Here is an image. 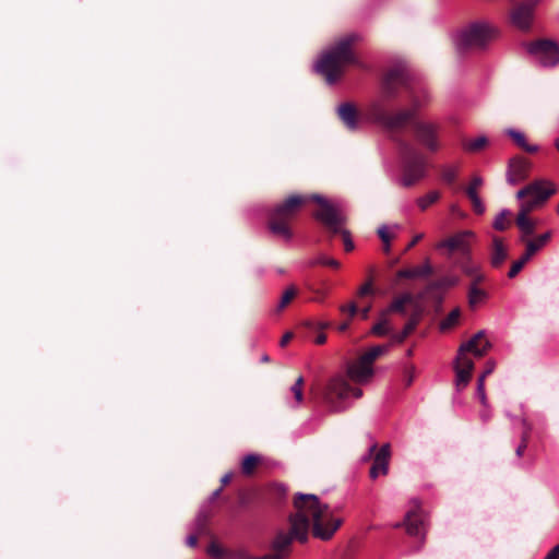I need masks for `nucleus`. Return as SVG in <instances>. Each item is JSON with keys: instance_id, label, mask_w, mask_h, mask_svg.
<instances>
[{"instance_id": "obj_1", "label": "nucleus", "mask_w": 559, "mask_h": 559, "mask_svg": "<svg viewBox=\"0 0 559 559\" xmlns=\"http://www.w3.org/2000/svg\"><path fill=\"white\" fill-rule=\"evenodd\" d=\"M310 202H316L319 205V209L313 213L316 219L331 235L342 237L346 252L354 250L350 233L345 228L347 224L345 212L340 205L329 202L318 194H290L274 205L267 217L270 233L276 238L289 241L294 237L293 222L301 209Z\"/></svg>"}, {"instance_id": "obj_2", "label": "nucleus", "mask_w": 559, "mask_h": 559, "mask_svg": "<svg viewBox=\"0 0 559 559\" xmlns=\"http://www.w3.org/2000/svg\"><path fill=\"white\" fill-rule=\"evenodd\" d=\"M424 105V97L411 93V107L395 112H389L381 102L371 106L373 119L380 123L389 133L392 140L399 144L403 131L411 126L417 142L430 153L441 148L440 126L430 121L418 120L417 114Z\"/></svg>"}, {"instance_id": "obj_3", "label": "nucleus", "mask_w": 559, "mask_h": 559, "mask_svg": "<svg viewBox=\"0 0 559 559\" xmlns=\"http://www.w3.org/2000/svg\"><path fill=\"white\" fill-rule=\"evenodd\" d=\"M388 349L385 345H377L359 356L356 360L347 364L346 374L336 373L330 377L319 389V395L323 404L331 413H341L345 409V400L353 395L356 399L362 396L359 388H354L348 380L355 384H365L373 377V362Z\"/></svg>"}, {"instance_id": "obj_4", "label": "nucleus", "mask_w": 559, "mask_h": 559, "mask_svg": "<svg viewBox=\"0 0 559 559\" xmlns=\"http://www.w3.org/2000/svg\"><path fill=\"white\" fill-rule=\"evenodd\" d=\"M293 504L295 514L306 522L307 536L311 530L313 537L330 540L343 524V519L316 495L296 493Z\"/></svg>"}, {"instance_id": "obj_5", "label": "nucleus", "mask_w": 559, "mask_h": 559, "mask_svg": "<svg viewBox=\"0 0 559 559\" xmlns=\"http://www.w3.org/2000/svg\"><path fill=\"white\" fill-rule=\"evenodd\" d=\"M356 35H347L337 40L329 50L323 52L316 63V70L323 75L329 84L335 83L350 64L359 66L352 49L357 40Z\"/></svg>"}, {"instance_id": "obj_6", "label": "nucleus", "mask_w": 559, "mask_h": 559, "mask_svg": "<svg viewBox=\"0 0 559 559\" xmlns=\"http://www.w3.org/2000/svg\"><path fill=\"white\" fill-rule=\"evenodd\" d=\"M288 530L277 532L273 543L272 552L264 557H253L247 554V559H286L292 552L294 540L306 543L308 540L306 522L295 512L288 518Z\"/></svg>"}, {"instance_id": "obj_7", "label": "nucleus", "mask_w": 559, "mask_h": 559, "mask_svg": "<svg viewBox=\"0 0 559 559\" xmlns=\"http://www.w3.org/2000/svg\"><path fill=\"white\" fill-rule=\"evenodd\" d=\"M498 29L487 21H473L463 26L457 35L462 50H484L496 37Z\"/></svg>"}, {"instance_id": "obj_8", "label": "nucleus", "mask_w": 559, "mask_h": 559, "mask_svg": "<svg viewBox=\"0 0 559 559\" xmlns=\"http://www.w3.org/2000/svg\"><path fill=\"white\" fill-rule=\"evenodd\" d=\"M555 192L556 189L550 182L544 180L531 182L516 193V198L520 200L518 214L530 215L534 210L542 206Z\"/></svg>"}, {"instance_id": "obj_9", "label": "nucleus", "mask_w": 559, "mask_h": 559, "mask_svg": "<svg viewBox=\"0 0 559 559\" xmlns=\"http://www.w3.org/2000/svg\"><path fill=\"white\" fill-rule=\"evenodd\" d=\"M399 147L403 163L402 182L404 187H412L425 177L426 160L425 157L405 140H399Z\"/></svg>"}, {"instance_id": "obj_10", "label": "nucleus", "mask_w": 559, "mask_h": 559, "mask_svg": "<svg viewBox=\"0 0 559 559\" xmlns=\"http://www.w3.org/2000/svg\"><path fill=\"white\" fill-rule=\"evenodd\" d=\"M401 87H407V73L401 66L390 69L382 79L381 97L383 102L394 99Z\"/></svg>"}, {"instance_id": "obj_11", "label": "nucleus", "mask_w": 559, "mask_h": 559, "mask_svg": "<svg viewBox=\"0 0 559 559\" xmlns=\"http://www.w3.org/2000/svg\"><path fill=\"white\" fill-rule=\"evenodd\" d=\"M528 52L536 57L544 67L559 63V46L551 39H538L528 45Z\"/></svg>"}, {"instance_id": "obj_12", "label": "nucleus", "mask_w": 559, "mask_h": 559, "mask_svg": "<svg viewBox=\"0 0 559 559\" xmlns=\"http://www.w3.org/2000/svg\"><path fill=\"white\" fill-rule=\"evenodd\" d=\"M373 459L372 466L369 475L372 479H376L379 475H386L389 472V462L391 457L390 444L385 443L378 450V444L373 443L369 448V452L365 457V461Z\"/></svg>"}, {"instance_id": "obj_13", "label": "nucleus", "mask_w": 559, "mask_h": 559, "mask_svg": "<svg viewBox=\"0 0 559 559\" xmlns=\"http://www.w3.org/2000/svg\"><path fill=\"white\" fill-rule=\"evenodd\" d=\"M474 234L469 230L460 231L437 245L438 249L447 250V255L452 257L454 252L460 254L459 258L467 257L471 254L469 239Z\"/></svg>"}, {"instance_id": "obj_14", "label": "nucleus", "mask_w": 559, "mask_h": 559, "mask_svg": "<svg viewBox=\"0 0 559 559\" xmlns=\"http://www.w3.org/2000/svg\"><path fill=\"white\" fill-rule=\"evenodd\" d=\"M539 0H525L518 3L512 11V22L521 29H528L531 27L534 11Z\"/></svg>"}, {"instance_id": "obj_15", "label": "nucleus", "mask_w": 559, "mask_h": 559, "mask_svg": "<svg viewBox=\"0 0 559 559\" xmlns=\"http://www.w3.org/2000/svg\"><path fill=\"white\" fill-rule=\"evenodd\" d=\"M491 348L490 342L486 338L485 332L479 331L471 340L461 344L459 348L460 356L467 354H473L475 357L480 358L487 354V352Z\"/></svg>"}, {"instance_id": "obj_16", "label": "nucleus", "mask_w": 559, "mask_h": 559, "mask_svg": "<svg viewBox=\"0 0 559 559\" xmlns=\"http://www.w3.org/2000/svg\"><path fill=\"white\" fill-rule=\"evenodd\" d=\"M276 463L267 455L260 453L247 454V478L265 475L275 467Z\"/></svg>"}, {"instance_id": "obj_17", "label": "nucleus", "mask_w": 559, "mask_h": 559, "mask_svg": "<svg viewBox=\"0 0 559 559\" xmlns=\"http://www.w3.org/2000/svg\"><path fill=\"white\" fill-rule=\"evenodd\" d=\"M454 370L456 374L455 386L457 391H462L471 381L472 371L474 370V362L467 356L457 355Z\"/></svg>"}, {"instance_id": "obj_18", "label": "nucleus", "mask_w": 559, "mask_h": 559, "mask_svg": "<svg viewBox=\"0 0 559 559\" xmlns=\"http://www.w3.org/2000/svg\"><path fill=\"white\" fill-rule=\"evenodd\" d=\"M530 171V162L521 156H515L510 159L508 169V182L518 185L524 181Z\"/></svg>"}, {"instance_id": "obj_19", "label": "nucleus", "mask_w": 559, "mask_h": 559, "mask_svg": "<svg viewBox=\"0 0 559 559\" xmlns=\"http://www.w3.org/2000/svg\"><path fill=\"white\" fill-rule=\"evenodd\" d=\"M404 526L406 530V533L411 536H421L424 538L425 534L423 532L424 530V521L421 519V515L417 511H409L406 513L404 522L403 523H396L394 525L395 528Z\"/></svg>"}, {"instance_id": "obj_20", "label": "nucleus", "mask_w": 559, "mask_h": 559, "mask_svg": "<svg viewBox=\"0 0 559 559\" xmlns=\"http://www.w3.org/2000/svg\"><path fill=\"white\" fill-rule=\"evenodd\" d=\"M337 116L348 130L354 131L358 128L359 115L356 107L353 104H341L337 108Z\"/></svg>"}, {"instance_id": "obj_21", "label": "nucleus", "mask_w": 559, "mask_h": 559, "mask_svg": "<svg viewBox=\"0 0 559 559\" xmlns=\"http://www.w3.org/2000/svg\"><path fill=\"white\" fill-rule=\"evenodd\" d=\"M483 186V179L479 176H474L469 182V185L465 188V193L469 199L473 211L481 215L485 212V206L478 195V190Z\"/></svg>"}, {"instance_id": "obj_22", "label": "nucleus", "mask_w": 559, "mask_h": 559, "mask_svg": "<svg viewBox=\"0 0 559 559\" xmlns=\"http://www.w3.org/2000/svg\"><path fill=\"white\" fill-rule=\"evenodd\" d=\"M508 247L504 245L502 238L498 236L492 237L490 248V264L492 267H500L508 258Z\"/></svg>"}, {"instance_id": "obj_23", "label": "nucleus", "mask_w": 559, "mask_h": 559, "mask_svg": "<svg viewBox=\"0 0 559 559\" xmlns=\"http://www.w3.org/2000/svg\"><path fill=\"white\" fill-rule=\"evenodd\" d=\"M460 277L456 275H445L436 281L427 284L425 292L419 295V298H424L426 295L432 294L433 292L448 289L459 285Z\"/></svg>"}, {"instance_id": "obj_24", "label": "nucleus", "mask_w": 559, "mask_h": 559, "mask_svg": "<svg viewBox=\"0 0 559 559\" xmlns=\"http://www.w3.org/2000/svg\"><path fill=\"white\" fill-rule=\"evenodd\" d=\"M515 225L520 230L519 241L521 242L527 240L528 237L535 234L537 221L530 217V215L524 216L523 214H518Z\"/></svg>"}, {"instance_id": "obj_25", "label": "nucleus", "mask_w": 559, "mask_h": 559, "mask_svg": "<svg viewBox=\"0 0 559 559\" xmlns=\"http://www.w3.org/2000/svg\"><path fill=\"white\" fill-rule=\"evenodd\" d=\"M433 273V269L427 259L425 264L421 266H415L412 269H402L399 270L396 276L399 278H416V277H427Z\"/></svg>"}, {"instance_id": "obj_26", "label": "nucleus", "mask_w": 559, "mask_h": 559, "mask_svg": "<svg viewBox=\"0 0 559 559\" xmlns=\"http://www.w3.org/2000/svg\"><path fill=\"white\" fill-rule=\"evenodd\" d=\"M415 298L411 293H404L397 297H395L388 309H385L383 312H386V316H389L392 312H396L400 314L405 316L406 314V306L414 304Z\"/></svg>"}, {"instance_id": "obj_27", "label": "nucleus", "mask_w": 559, "mask_h": 559, "mask_svg": "<svg viewBox=\"0 0 559 559\" xmlns=\"http://www.w3.org/2000/svg\"><path fill=\"white\" fill-rule=\"evenodd\" d=\"M454 264L461 269V271L467 276L472 277L477 275L476 273L480 271V266L472 260L471 254L463 258H456L454 260Z\"/></svg>"}, {"instance_id": "obj_28", "label": "nucleus", "mask_w": 559, "mask_h": 559, "mask_svg": "<svg viewBox=\"0 0 559 559\" xmlns=\"http://www.w3.org/2000/svg\"><path fill=\"white\" fill-rule=\"evenodd\" d=\"M287 487L283 484H273L269 488V499L274 504H282L286 501Z\"/></svg>"}, {"instance_id": "obj_29", "label": "nucleus", "mask_w": 559, "mask_h": 559, "mask_svg": "<svg viewBox=\"0 0 559 559\" xmlns=\"http://www.w3.org/2000/svg\"><path fill=\"white\" fill-rule=\"evenodd\" d=\"M551 236H552V233L549 230L542 235H538L537 237H535L533 239L531 237H528L527 240L521 241V243L525 245V247H527V248H530V246H533L535 248L534 254H536L539 250H542L550 241Z\"/></svg>"}, {"instance_id": "obj_30", "label": "nucleus", "mask_w": 559, "mask_h": 559, "mask_svg": "<svg viewBox=\"0 0 559 559\" xmlns=\"http://www.w3.org/2000/svg\"><path fill=\"white\" fill-rule=\"evenodd\" d=\"M508 135L514 141V143L520 146L522 150L528 153H535L537 152L536 145H531L526 142L525 135L516 130L509 129L507 131Z\"/></svg>"}, {"instance_id": "obj_31", "label": "nucleus", "mask_w": 559, "mask_h": 559, "mask_svg": "<svg viewBox=\"0 0 559 559\" xmlns=\"http://www.w3.org/2000/svg\"><path fill=\"white\" fill-rule=\"evenodd\" d=\"M487 293L478 286H469L468 288V306L471 309H475L480 302L487 299Z\"/></svg>"}, {"instance_id": "obj_32", "label": "nucleus", "mask_w": 559, "mask_h": 559, "mask_svg": "<svg viewBox=\"0 0 559 559\" xmlns=\"http://www.w3.org/2000/svg\"><path fill=\"white\" fill-rule=\"evenodd\" d=\"M495 362L488 361L486 365V369L479 376L477 381V393L480 399V402L486 405V394H485V379L493 371Z\"/></svg>"}, {"instance_id": "obj_33", "label": "nucleus", "mask_w": 559, "mask_h": 559, "mask_svg": "<svg viewBox=\"0 0 559 559\" xmlns=\"http://www.w3.org/2000/svg\"><path fill=\"white\" fill-rule=\"evenodd\" d=\"M488 144V139L486 136H478L475 140H463L462 146L465 151L471 153H476L484 150Z\"/></svg>"}, {"instance_id": "obj_34", "label": "nucleus", "mask_w": 559, "mask_h": 559, "mask_svg": "<svg viewBox=\"0 0 559 559\" xmlns=\"http://www.w3.org/2000/svg\"><path fill=\"white\" fill-rule=\"evenodd\" d=\"M297 295V288L292 285L289 286L282 295L276 308H275V311L277 313L282 312L286 307H288V305L293 301V299L296 297Z\"/></svg>"}, {"instance_id": "obj_35", "label": "nucleus", "mask_w": 559, "mask_h": 559, "mask_svg": "<svg viewBox=\"0 0 559 559\" xmlns=\"http://www.w3.org/2000/svg\"><path fill=\"white\" fill-rule=\"evenodd\" d=\"M420 319H421V310L416 309L415 311H413L412 314L409 316L406 324L404 325V328L402 330L403 334L408 337L416 330L417 325L420 322Z\"/></svg>"}, {"instance_id": "obj_36", "label": "nucleus", "mask_w": 559, "mask_h": 559, "mask_svg": "<svg viewBox=\"0 0 559 559\" xmlns=\"http://www.w3.org/2000/svg\"><path fill=\"white\" fill-rule=\"evenodd\" d=\"M511 212L509 210L501 211L493 221V228L503 231L508 229L511 225Z\"/></svg>"}, {"instance_id": "obj_37", "label": "nucleus", "mask_w": 559, "mask_h": 559, "mask_svg": "<svg viewBox=\"0 0 559 559\" xmlns=\"http://www.w3.org/2000/svg\"><path fill=\"white\" fill-rule=\"evenodd\" d=\"M390 321L388 319L386 312H381V317L379 322H377L373 326L371 332L377 336H384L390 333L391 329L389 326Z\"/></svg>"}, {"instance_id": "obj_38", "label": "nucleus", "mask_w": 559, "mask_h": 559, "mask_svg": "<svg viewBox=\"0 0 559 559\" xmlns=\"http://www.w3.org/2000/svg\"><path fill=\"white\" fill-rule=\"evenodd\" d=\"M461 317L460 308L453 309L440 323V329L447 331L452 329Z\"/></svg>"}, {"instance_id": "obj_39", "label": "nucleus", "mask_w": 559, "mask_h": 559, "mask_svg": "<svg viewBox=\"0 0 559 559\" xmlns=\"http://www.w3.org/2000/svg\"><path fill=\"white\" fill-rule=\"evenodd\" d=\"M440 198V193L438 191H431L427 193L425 197L419 198L417 200V204L420 207V210L425 211L428 209L431 204L437 202Z\"/></svg>"}, {"instance_id": "obj_40", "label": "nucleus", "mask_w": 559, "mask_h": 559, "mask_svg": "<svg viewBox=\"0 0 559 559\" xmlns=\"http://www.w3.org/2000/svg\"><path fill=\"white\" fill-rule=\"evenodd\" d=\"M304 377L299 376L296 382L292 385L290 391L294 394L296 402L301 403L304 401Z\"/></svg>"}, {"instance_id": "obj_41", "label": "nucleus", "mask_w": 559, "mask_h": 559, "mask_svg": "<svg viewBox=\"0 0 559 559\" xmlns=\"http://www.w3.org/2000/svg\"><path fill=\"white\" fill-rule=\"evenodd\" d=\"M206 552L213 559H224L226 555L225 550L215 540L211 542Z\"/></svg>"}, {"instance_id": "obj_42", "label": "nucleus", "mask_w": 559, "mask_h": 559, "mask_svg": "<svg viewBox=\"0 0 559 559\" xmlns=\"http://www.w3.org/2000/svg\"><path fill=\"white\" fill-rule=\"evenodd\" d=\"M317 264L330 266L333 269H338L341 266V263L337 260H335L333 258L325 257V255H321L310 262L311 266H314Z\"/></svg>"}, {"instance_id": "obj_43", "label": "nucleus", "mask_w": 559, "mask_h": 559, "mask_svg": "<svg viewBox=\"0 0 559 559\" xmlns=\"http://www.w3.org/2000/svg\"><path fill=\"white\" fill-rule=\"evenodd\" d=\"M378 236L382 240V242L385 245V251L388 252L390 250V241L392 239V236L390 235L388 227L381 226L378 229Z\"/></svg>"}, {"instance_id": "obj_44", "label": "nucleus", "mask_w": 559, "mask_h": 559, "mask_svg": "<svg viewBox=\"0 0 559 559\" xmlns=\"http://www.w3.org/2000/svg\"><path fill=\"white\" fill-rule=\"evenodd\" d=\"M521 424H522V427H523V431H522V435H521V439H524L525 440H528L530 441V438H531V432L533 430V425L532 423H530L527 420L526 417H522L521 418Z\"/></svg>"}, {"instance_id": "obj_45", "label": "nucleus", "mask_w": 559, "mask_h": 559, "mask_svg": "<svg viewBox=\"0 0 559 559\" xmlns=\"http://www.w3.org/2000/svg\"><path fill=\"white\" fill-rule=\"evenodd\" d=\"M457 177L456 169L452 167H447L442 171V178L445 182L452 185L455 182Z\"/></svg>"}, {"instance_id": "obj_46", "label": "nucleus", "mask_w": 559, "mask_h": 559, "mask_svg": "<svg viewBox=\"0 0 559 559\" xmlns=\"http://www.w3.org/2000/svg\"><path fill=\"white\" fill-rule=\"evenodd\" d=\"M414 374H415L414 366H409L404 369L403 380H404L406 386H409L413 383Z\"/></svg>"}, {"instance_id": "obj_47", "label": "nucleus", "mask_w": 559, "mask_h": 559, "mask_svg": "<svg viewBox=\"0 0 559 559\" xmlns=\"http://www.w3.org/2000/svg\"><path fill=\"white\" fill-rule=\"evenodd\" d=\"M525 265H523V262L522 261H514L509 270V273H508V276L510 278H514L521 271L522 269L524 267Z\"/></svg>"}, {"instance_id": "obj_48", "label": "nucleus", "mask_w": 559, "mask_h": 559, "mask_svg": "<svg viewBox=\"0 0 559 559\" xmlns=\"http://www.w3.org/2000/svg\"><path fill=\"white\" fill-rule=\"evenodd\" d=\"M534 247L530 246V248L525 247L524 253L521 255L519 261L523 262V265H525L535 254H534Z\"/></svg>"}, {"instance_id": "obj_49", "label": "nucleus", "mask_w": 559, "mask_h": 559, "mask_svg": "<svg viewBox=\"0 0 559 559\" xmlns=\"http://www.w3.org/2000/svg\"><path fill=\"white\" fill-rule=\"evenodd\" d=\"M206 521H207V519L205 515L199 516L198 522H197L198 534L202 535V534L206 533Z\"/></svg>"}, {"instance_id": "obj_50", "label": "nucleus", "mask_w": 559, "mask_h": 559, "mask_svg": "<svg viewBox=\"0 0 559 559\" xmlns=\"http://www.w3.org/2000/svg\"><path fill=\"white\" fill-rule=\"evenodd\" d=\"M372 293V281H368L364 285L360 286L358 290V296L364 297L370 295Z\"/></svg>"}, {"instance_id": "obj_51", "label": "nucleus", "mask_w": 559, "mask_h": 559, "mask_svg": "<svg viewBox=\"0 0 559 559\" xmlns=\"http://www.w3.org/2000/svg\"><path fill=\"white\" fill-rule=\"evenodd\" d=\"M340 309L343 313H348L349 317H354L357 313V306L355 302H350L348 305L341 306Z\"/></svg>"}, {"instance_id": "obj_52", "label": "nucleus", "mask_w": 559, "mask_h": 559, "mask_svg": "<svg viewBox=\"0 0 559 559\" xmlns=\"http://www.w3.org/2000/svg\"><path fill=\"white\" fill-rule=\"evenodd\" d=\"M477 275H474L471 278V285L469 286H478L479 287V284L483 283L485 280H486V276L485 274L481 272V270L479 272L476 273Z\"/></svg>"}, {"instance_id": "obj_53", "label": "nucleus", "mask_w": 559, "mask_h": 559, "mask_svg": "<svg viewBox=\"0 0 559 559\" xmlns=\"http://www.w3.org/2000/svg\"><path fill=\"white\" fill-rule=\"evenodd\" d=\"M527 444H528V440H525L524 439H521V442L520 444L518 445V448L515 449V454L518 457H522L526 448H527Z\"/></svg>"}, {"instance_id": "obj_54", "label": "nucleus", "mask_w": 559, "mask_h": 559, "mask_svg": "<svg viewBox=\"0 0 559 559\" xmlns=\"http://www.w3.org/2000/svg\"><path fill=\"white\" fill-rule=\"evenodd\" d=\"M406 338H407V336L404 335L402 331L400 333H394L391 335L392 342L397 343V344L403 343Z\"/></svg>"}, {"instance_id": "obj_55", "label": "nucleus", "mask_w": 559, "mask_h": 559, "mask_svg": "<svg viewBox=\"0 0 559 559\" xmlns=\"http://www.w3.org/2000/svg\"><path fill=\"white\" fill-rule=\"evenodd\" d=\"M293 337H294V334H293L292 332H286V333L282 336V338H281V341H280V345H281L282 347H285V346H286V345H287V344L293 340Z\"/></svg>"}, {"instance_id": "obj_56", "label": "nucleus", "mask_w": 559, "mask_h": 559, "mask_svg": "<svg viewBox=\"0 0 559 559\" xmlns=\"http://www.w3.org/2000/svg\"><path fill=\"white\" fill-rule=\"evenodd\" d=\"M197 544H198V536L197 535L192 534V535L188 536L187 545L189 547H195Z\"/></svg>"}, {"instance_id": "obj_57", "label": "nucleus", "mask_w": 559, "mask_h": 559, "mask_svg": "<svg viewBox=\"0 0 559 559\" xmlns=\"http://www.w3.org/2000/svg\"><path fill=\"white\" fill-rule=\"evenodd\" d=\"M316 344L323 345L326 342V335L323 332H320L314 338Z\"/></svg>"}, {"instance_id": "obj_58", "label": "nucleus", "mask_w": 559, "mask_h": 559, "mask_svg": "<svg viewBox=\"0 0 559 559\" xmlns=\"http://www.w3.org/2000/svg\"><path fill=\"white\" fill-rule=\"evenodd\" d=\"M423 237H424V235H423V234H418V235H416V236L413 238V240L408 243V246H407V248H406V249L408 250V249L413 248L414 246H416V243H417L418 241H420V240L423 239Z\"/></svg>"}, {"instance_id": "obj_59", "label": "nucleus", "mask_w": 559, "mask_h": 559, "mask_svg": "<svg viewBox=\"0 0 559 559\" xmlns=\"http://www.w3.org/2000/svg\"><path fill=\"white\" fill-rule=\"evenodd\" d=\"M231 478H233V474H225L222 479H221V483H222V488L226 485H228L230 481H231Z\"/></svg>"}, {"instance_id": "obj_60", "label": "nucleus", "mask_w": 559, "mask_h": 559, "mask_svg": "<svg viewBox=\"0 0 559 559\" xmlns=\"http://www.w3.org/2000/svg\"><path fill=\"white\" fill-rule=\"evenodd\" d=\"M556 559H559V545L555 546L550 551H549Z\"/></svg>"}, {"instance_id": "obj_61", "label": "nucleus", "mask_w": 559, "mask_h": 559, "mask_svg": "<svg viewBox=\"0 0 559 559\" xmlns=\"http://www.w3.org/2000/svg\"><path fill=\"white\" fill-rule=\"evenodd\" d=\"M348 326H349V322H348V321H345V322H343V323H341V324L338 325V331H340V332H345V331L348 329Z\"/></svg>"}, {"instance_id": "obj_62", "label": "nucleus", "mask_w": 559, "mask_h": 559, "mask_svg": "<svg viewBox=\"0 0 559 559\" xmlns=\"http://www.w3.org/2000/svg\"><path fill=\"white\" fill-rule=\"evenodd\" d=\"M223 488L219 487L218 489H216L213 495H212V499H216L219 497L221 492H222Z\"/></svg>"}, {"instance_id": "obj_63", "label": "nucleus", "mask_w": 559, "mask_h": 559, "mask_svg": "<svg viewBox=\"0 0 559 559\" xmlns=\"http://www.w3.org/2000/svg\"><path fill=\"white\" fill-rule=\"evenodd\" d=\"M261 360H262L263 362H269V361H270V357H269V355H266V354L262 355Z\"/></svg>"}, {"instance_id": "obj_64", "label": "nucleus", "mask_w": 559, "mask_h": 559, "mask_svg": "<svg viewBox=\"0 0 559 559\" xmlns=\"http://www.w3.org/2000/svg\"><path fill=\"white\" fill-rule=\"evenodd\" d=\"M329 325H330V323H328V322H325V323H320V324H319V329H320V330H323V329L328 328Z\"/></svg>"}]
</instances>
